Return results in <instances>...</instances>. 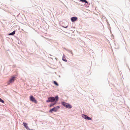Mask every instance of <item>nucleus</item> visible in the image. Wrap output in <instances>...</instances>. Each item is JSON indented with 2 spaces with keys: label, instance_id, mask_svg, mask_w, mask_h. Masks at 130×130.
<instances>
[{
  "label": "nucleus",
  "instance_id": "nucleus-1",
  "mask_svg": "<svg viewBox=\"0 0 130 130\" xmlns=\"http://www.w3.org/2000/svg\"><path fill=\"white\" fill-rule=\"evenodd\" d=\"M61 105L65 107L71 109L72 108V106L69 103H66L65 102L63 101L61 103Z\"/></svg>",
  "mask_w": 130,
  "mask_h": 130
},
{
  "label": "nucleus",
  "instance_id": "nucleus-3",
  "mask_svg": "<svg viewBox=\"0 0 130 130\" xmlns=\"http://www.w3.org/2000/svg\"><path fill=\"white\" fill-rule=\"evenodd\" d=\"M55 96H50L47 99L46 101V102L47 103H52L55 101Z\"/></svg>",
  "mask_w": 130,
  "mask_h": 130
},
{
  "label": "nucleus",
  "instance_id": "nucleus-22",
  "mask_svg": "<svg viewBox=\"0 0 130 130\" xmlns=\"http://www.w3.org/2000/svg\"><path fill=\"white\" fill-rule=\"evenodd\" d=\"M64 49L65 50H66V49H66V48H64Z\"/></svg>",
  "mask_w": 130,
  "mask_h": 130
},
{
  "label": "nucleus",
  "instance_id": "nucleus-10",
  "mask_svg": "<svg viewBox=\"0 0 130 130\" xmlns=\"http://www.w3.org/2000/svg\"><path fill=\"white\" fill-rule=\"evenodd\" d=\"M62 60L65 62H66L67 61V60L66 58V56L64 54L63 55V56L62 57Z\"/></svg>",
  "mask_w": 130,
  "mask_h": 130
},
{
  "label": "nucleus",
  "instance_id": "nucleus-19",
  "mask_svg": "<svg viewBox=\"0 0 130 130\" xmlns=\"http://www.w3.org/2000/svg\"><path fill=\"white\" fill-rule=\"evenodd\" d=\"M81 2H83L84 1V0H79Z\"/></svg>",
  "mask_w": 130,
  "mask_h": 130
},
{
  "label": "nucleus",
  "instance_id": "nucleus-9",
  "mask_svg": "<svg viewBox=\"0 0 130 130\" xmlns=\"http://www.w3.org/2000/svg\"><path fill=\"white\" fill-rule=\"evenodd\" d=\"M23 124L24 126L27 130L29 129V128L27 126V123L23 122Z\"/></svg>",
  "mask_w": 130,
  "mask_h": 130
},
{
  "label": "nucleus",
  "instance_id": "nucleus-7",
  "mask_svg": "<svg viewBox=\"0 0 130 130\" xmlns=\"http://www.w3.org/2000/svg\"><path fill=\"white\" fill-rule=\"evenodd\" d=\"M55 101L54 102H53V103L54 105H55L57 103L59 99L58 96V95H56L55 96Z\"/></svg>",
  "mask_w": 130,
  "mask_h": 130
},
{
  "label": "nucleus",
  "instance_id": "nucleus-15",
  "mask_svg": "<svg viewBox=\"0 0 130 130\" xmlns=\"http://www.w3.org/2000/svg\"><path fill=\"white\" fill-rule=\"evenodd\" d=\"M54 105H54V104L53 103H52L50 105L49 107H51L52 106H53Z\"/></svg>",
  "mask_w": 130,
  "mask_h": 130
},
{
  "label": "nucleus",
  "instance_id": "nucleus-11",
  "mask_svg": "<svg viewBox=\"0 0 130 130\" xmlns=\"http://www.w3.org/2000/svg\"><path fill=\"white\" fill-rule=\"evenodd\" d=\"M15 30H14L12 32L9 33L8 34V35H13L15 34Z\"/></svg>",
  "mask_w": 130,
  "mask_h": 130
},
{
  "label": "nucleus",
  "instance_id": "nucleus-4",
  "mask_svg": "<svg viewBox=\"0 0 130 130\" xmlns=\"http://www.w3.org/2000/svg\"><path fill=\"white\" fill-rule=\"evenodd\" d=\"M15 77L14 76H13L10 79L8 82V84L9 85L11 83H13L15 80Z\"/></svg>",
  "mask_w": 130,
  "mask_h": 130
},
{
  "label": "nucleus",
  "instance_id": "nucleus-6",
  "mask_svg": "<svg viewBox=\"0 0 130 130\" xmlns=\"http://www.w3.org/2000/svg\"><path fill=\"white\" fill-rule=\"evenodd\" d=\"M55 101L54 102H53V103L54 105H55L57 103L59 99L58 96V95H56L55 96Z\"/></svg>",
  "mask_w": 130,
  "mask_h": 130
},
{
  "label": "nucleus",
  "instance_id": "nucleus-17",
  "mask_svg": "<svg viewBox=\"0 0 130 130\" xmlns=\"http://www.w3.org/2000/svg\"><path fill=\"white\" fill-rule=\"evenodd\" d=\"M92 118H91L90 117H88H88H87V118L86 120H92Z\"/></svg>",
  "mask_w": 130,
  "mask_h": 130
},
{
  "label": "nucleus",
  "instance_id": "nucleus-14",
  "mask_svg": "<svg viewBox=\"0 0 130 130\" xmlns=\"http://www.w3.org/2000/svg\"><path fill=\"white\" fill-rule=\"evenodd\" d=\"M66 51L68 53H71L72 55L73 54V53L70 50L68 49H66Z\"/></svg>",
  "mask_w": 130,
  "mask_h": 130
},
{
  "label": "nucleus",
  "instance_id": "nucleus-5",
  "mask_svg": "<svg viewBox=\"0 0 130 130\" xmlns=\"http://www.w3.org/2000/svg\"><path fill=\"white\" fill-rule=\"evenodd\" d=\"M30 99L31 101L34 102L35 103L37 104V101L36 100L35 98L32 95H31L30 97Z\"/></svg>",
  "mask_w": 130,
  "mask_h": 130
},
{
  "label": "nucleus",
  "instance_id": "nucleus-21",
  "mask_svg": "<svg viewBox=\"0 0 130 130\" xmlns=\"http://www.w3.org/2000/svg\"><path fill=\"white\" fill-rule=\"evenodd\" d=\"M28 130H35V129H30L29 128V129H28Z\"/></svg>",
  "mask_w": 130,
  "mask_h": 130
},
{
  "label": "nucleus",
  "instance_id": "nucleus-12",
  "mask_svg": "<svg viewBox=\"0 0 130 130\" xmlns=\"http://www.w3.org/2000/svg\"><path fill=\"white\" fill-rule=\"evenodd\" d=\"M88 117V116L86 115H85L84 114H82V117L85 119H86L87 118V117Z\"/></svg>",
  "mask_w": 130,
  "mask_h": 130
},
{
  "label": "nucleus",
  "instance_id": "nucleus-2",
  "mask_svg": "<svg viewBox=\"0 0 130 130\" xmlns=\"http://www.w3.org/2000/svg\"><path fill=\"white\" fill-rule=\"evenodd\" d=\"M60 108V107L59 106L56 107H54L53 108L50 109L49 111V112L51 113H52L53 112V111L56 112Z\"/></svg>",
  "mask_w": 130,
  "mask_h": 130
},
{
  "label": "nucleus",
  "instance_id": "nucleus-13",
  "mask_svg": "<svg viewBox=\"0 0 130 130\" xmlns=\"http://www.w3.org/2000/svg\"><path fill=\"white\" fill-rule=\"evenodd\" d=\"M53 83L55 85L57 86H58L59 85V84L56 81H53Z\"/></svg>",
  "mask_w": 130,
  "mask_h": 130
},
{
  "label": "nucleus",
  "instance_id": "nucleus-20",
  "mask_svg": "<svg viewBox=\"0 0 130 130\" xmlns=\"http://www.w3.org/2000/svg\"><path fill=\"white\" fill-rule=\"evenodd\" d=\"M68 27V26H63V27L65 28H67Z\"/></svg>",
  "mask_w": 130,
  "mask_h": 130
},
{
  "label": "nucleus",
  "instance_id": "nucleus-8",
  "mask_svg": "<svg viewBox=\"0 0 130 130\" xmlns=\"http://www.w3.org/2000/svg\"><path fill=\"white\" fill-rule=\"evenodd\" d=\"M78 19L77 17H73L71 18V20L72 22L76 21Z\"/></svg>",
  "mask_w": 130,
  "mask_h": 130
},
{
  "label": "nucleus",
  "instance_id": "nucleus-18",
  "mask_svg": "<svg viewBox=\"0 0 130 130\" xmlns=\"http://www.w3.org/2000/svg\"><path fill=\"white\" fill-rule=\"evenodd\" d=\"M83 3H85L86 4H88V2L86 0H84Z\"/></svg>",
  "mask_w": 130,
  "mask_h": 130
},
{
  "label": "nucleus",
  "instance_id": "nucleus-16",
  "mask_svg": "<svg viewBox=\"0 0 130 130\" xmlns=\"http://www.w3.org/2000/svg\"><path fill=\"white\" fill-rule=\"evenodd\" d=\"M0 102L3 103H4L5 102L1 98H0Z\"/></svg>",
  "mask_w": 130,
  "mask_h": 130
}]
</instances>
